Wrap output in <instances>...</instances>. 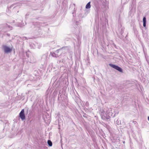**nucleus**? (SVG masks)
Wrapping results in <instances>:
<instances>
[{"instance_id": "7", "label": "nucleus", "mask_w": 149, "mask_h": 149, "mask_svg": "<svg viewBox=\"0 0 149 149\" xmlns=\"http://www.w3.org/2000/svg\"><path fill=\"white\" fill-rule=\"evenodd\" d=\"M143 26L144 27H145L146 26V23H143Z\"/></svg>"}, {"instance_id": "2", "label": "nucleus", "mask_w": 149, "mask_h": 149, "mask_svg": "<svg viewBox=\"0 0 149 149\" xmlns=\"http://www.w3.org/2000/svg\"><path fill=\"white\" fill-rule=\"evenodd\" d=\"M19 116L22 120L25 119V116L24 114V109H22L19 114Z\"/></svg>"}, {"instance_id": "5", "label": "nucleus", "mask_w": 149, "mask_h": 149, "mask_svg": "<svg viewBox=\"0 0 149 149\" xmlns=\"http://www.w3.org/2000/svg\"><path fill=\"white\" fill-rule=\"evenodd\" d=\"M47 143L50 146H52V143L50 140H48Z\"/></svg>"}, {"instance_id": "3", "label": "nucleus", "mask_w": 149, "mask_h": 149, "mask_svg": "<svg viewBox=\"0 0 149 149\" xmlns=\"http://www.w3.org/2000/svg\"><path fill=\"white\" fill-rule=\"evenodd\" d=\"M4 52L6 53H8L10 52L12 50V48H10L9 47L6 46H3Z\"/></svg>"}, {"instance_id": "1", "label": "nucleus", "mask_w": 149, "mask_h": 149, "mask_svg": "<svg viewBox=\"0 0 149 149\" xmlns=\"http://www.w3.org/2000/svg\"><path fill=\"white\" fill-rule=\"evenodd\" d=\"M110 66L111 67L121 72H123L122 69L119 66L113 64H109Z\"/></svg>"}, {"instance_id": "6", "label": "nucleus", "mask_w": 149, "mask_h": 149, "mask_svg": "<svg viewBox=\"0 0 149 149\" xmlns=\"http://www.w3.org/2000/svg\"><path fill=\"white\" fill-rule=\"evenodd\" d=\"M143 23H146V18L144 17L143 19Z\"/></svg>"}, {"instance_id": "8", "label": "nucleus", "mask_w": 149, "mask_h": 149, "mask_svg": "<svg viewBox=\"0 0 149 149\" xmlns=\"http://www.w3.org/2000/svg\"><path fill=\"white\" fill-rule=\"evenodd\" d=\"M148 120H149V116L148 117Z\"/></svg>"}, {"instance_id": "4", "label": "nucleus", "mask_w": 149, "mask_h": 149, "mask_svg": "<svg viewBox=\"0 0 149 149\" xmlns=\"http://www.w3.org/2000/svg\"><path fill=\"white\" fill-rule=\"evenodd\" d=\"M90 8V2H89L88 3L86 4V8L87 9H88Z\"/></svg>"}]
</instances>
